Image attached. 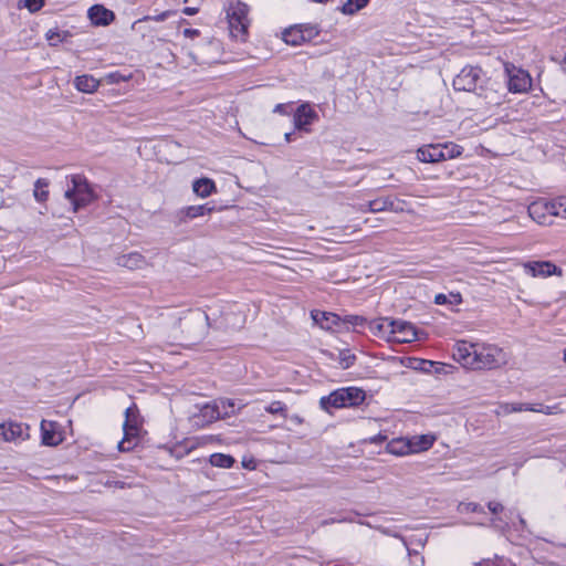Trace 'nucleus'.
Masks as SVG:
<instances>
[{"instance_id":"2eb2a0df","label":"nucleus","mask_w":566,"mask_h":566,"mask_svg":"<svg viewBox=\"0 0 566 566\" xmlns=\"http://www.w3.org/2000/svg\"><path fill=\"white\" fill-rule=\"evenodd\" d=\"M311 317L316 325L325 331H335L342 324V318L331 312L313 310Z\"/></svg>"},{"instance_id":"4c0bfd02","label":"nucleus","mask_w":566,"mask_h":566,"mask_svg":"<svg viewBox=\"0 0 566 566\" xmlns=\"http://www.w3.org/2000/svg\"><path fill=\"white\" fill-rule=\"evenodd\" d=\"M265 410L272 415H281L286 417V406L282 401H273L265 407Z\"/></svg>"},{"instance_id":"e2e57ef3","label":"nucleus","mask_w":566,"mask_h":566,"mask_svg":"<svg viewBox=\"0 0 566 566\" xmlns=\"http://www.w3.org/2000/svg\"><path fill=\"white\" fill-rule=\"evenodd\" d=\"M249 464H250V470H253L255 468L252 459H250Z\"/></svg>"},{"instance_id":"7ed1b4c3","label":"nucleus","mask_w":566,"mask_h":566,"mask_svg":"<svg viewBox=\"0 0 566 566\" xmlns=\"http://www.w3.org/2000/svg\"><path fill=\"white\" fill-rule=\"evenodd\" d=\"M69 178L71 185L65 190L64 197L73 206V211L76 212L78 209L92 203L96 196L85 176L76 174Z\"/></svg>"},{"instance_id":"20e7f679","label":"nucleus","mask_w":566,"mask_h":566,"mask_svg":"<svg viewBox=\"0 0 566 566\" xmlns=\"http://www.w3.org/2000/svg\"><path fill=\"white\" fill-rule=\"evenodd\" d=\"M229 33L242 42L248 36V7L239 0H231L227 8Z\"/></svg>"},{"instance_id":"c9c22d12","label":"nucleus","mask_w":566,"mask_h":566,"mask_svg":"<svg viewBox=\"0 0 566 566\" xmlns=\"http://www.w3.org/2000/svg\"><path fill=\"white\" fill-rule=\"evenodd\" d=\"M217 45H218V42H216L213 40L206 41L202 44H198L197 52L191 55H192L193 60H196L197 63H199V64L208 63L209 61L207 59H205L202 55V50L205 46H217Z\"/></svg>"},{"instance_id":"423d86ee","label":"nucleus","mask_w":566,"mask_h":566,"mask_svg":"<svg viewBox=\"0 0 566 566\" xmlns=\"http://www.w3.org/2000/svg\"><path fill=\"white\" fill-rule=\"evenodd\" d=\"M504 71L507 77V87L511 93H526L532 87V77L527 71L511 63L504 64Z\"/></svg>"},{"instance_id":"4d7b16f0","label":"nucleus","mask_w":566,"mask_h":566,"mask_svg":"<svg viewBox=\"0 0 566 566\" xmlns=\"http://www.w3.org/2000/svg\"><path fill=\"white\" fill-rule=\"evenodd\" d=\"M378 530H379L382 534L390 535V536L397 537V538H399V539H400V537H401L399 534H397V533H392V532H391L389 528H387V527H382V526H381V527H379Z\"/></svg>"},{"instance_id":"7c9ffc66","label":"nucleus","mask_w":566,"mask_h":566,"mask_svg":"<svg viewBox=\"0 0 566 566\" xmlns=\"http://www.w3.org/2000/svg\"><path fill=\"white\" fill-rule=\"evenodd\" d=\"M528 411L544 413V415H558V413H562L564 410L559 403L552 405V406H546L543 403H530Z\"/></svg>"},{"instance_id":"72a5a7b5","label":"nucleus","mask_w":566,"mask_h":566,"mask_svg":"<svg viewBox=\"0 0 566 566\" xmlns=\"http://www.w3.org/2000/svg\"><path fill=\"white\" fill-rule=\"evenodd\" d=\"M368 4V0H347L343 7L342 12L344 14H355Z\"/></svg>"},{"instance_id":"9b49d317","label":"nucleus","mask_w":566,"mask_h":566,"mask_svg":"<svg viewBox=\"0 0 566 566\" xmlns=\"http://www.w3.org/2000/svg\"><path fill=\"white\" fill-rule=\"evenodd\" d=\"M530 218L539 226L553 224V211H551V200L539 198L531 202L527 207Z\"/></svg>"},{"instance_id":"37998d69","label":"nucleus","mask_w":566,"mask_h":566,"mask_svg":"<svg viewBox=\"0 0 566 566\" xmlns=\"http://www.w3.org/2000/svg\"><path fill=\"white\" fill-rule=\"evenodd\" d=\"M400 541L402 542L403 546L406 547L409 557L420 555L417 548L411 547L413 545V542L407 541V538H405V537H400Z\"/></svg>"},{"instance_id":"49530a36","label":"nucleus","mask_w":566,"mask_h":566,"mask_svg":"<svg viewBox=\"0 0 566 566\" xmlns=\"http://www.w3.org/2000/svg\"><path fill=\"white\" fill-rule=\"evenodd\" d=\"M387 440V436L382 433H378L376 436L369 437L365 441L370 444H380Z\"/></svg>"},{"instance_id":"79ce46f5","label":"nucleus","mask_w":566,"mask_h":566,"mask_svg":"<svg viewBox=\"0 0 566 566\" xmlns=\"http://www.w3.org/2000/svg\"><path fill=\"white\" fill-rule=\"evenodd\" d=\"M99 483L106 488H116V489H125L126 483L124 481L113 480L107 478L106 480H101Z\"/></svg>"},{"instance_id":"39448f33","label":"nucleus","mask_w":566,"mask_h":566,"mask_svg":"<svg viewBox=\"0 0 566 566\" xmlns=\"http://www.w3.org/2000/svg\"><path fill=\"white\" fill-rule=\"evenodd\" d=\"M139 411L135 403L127 407L125 410V421L123 423L124 437L118 442L119 451H130L135 448L138 442L139 431Z\"/></svg>"},{"instance_id":"052dcab7","label":"nucleus","mask_w":566,"mask_h":566,"mask_svg":"<svg viewBox=\"0 0 566 566\" xmlns=\"http://www.w3.org/2000/svg\"><path fill=\"white\" fill-rule=\"evenodd\" d=\"M292 136H293V133H286L284 135V139L287 142V143H291L293 139H292Z\"/></svg>"},{"instance_id":"864d4df0","label":"nucleus","mask_w":566,"mask_h":566,"mask_svg":"<svg viewBox=\"0 0 566 566\" xmlns=\"http://www.w3.org/2000/svg\"><path fill=\"white\" fill-rule=\"evenodd\" d=\"M182 34L186 36V38H190V39H193L196 36H198L200 34V31L198 29H185L182 31Z\"/></svg>"},{"instance_id":"473e14b6","label":"nucleus","mask_w":566,"mask_h":566,"mask_svg":"<svg viewBox=\"0 0 566 566\" xmlns=\"http://www.w3.org/2000/svg\"><path fill=\"white\" fill-rule=\"evenodd\" d=\"M342 324L352 326L355 332H361L367 328L368 321L358 315H348L344 319H342Z\"/></svg>"},{"instance_id":"774afa93","label":"nucleus","mask_w":566,"mask_h":566,"mask_svg":"<svg viewBox=\"0 0 566 566\" xmlns=\"http://www.w3.org/2000/svg\"><path fill=\"white\" fill-rule=\"evenodd\" d=\"M188 0H184V2H187Z\"/></svg>"},{"instance_id":"3c124183","label":"nucleus","mask_w":566,"mask_h":566,"mask_svg":"<svg viewBox=\"0 0 566 566\" xmlns=\"http://www.w3.org/2000/svg\"><path fill=\"white\" fill-rule=\"evenodd\" d=\"M479 505L475 503H462L460 504L461 512H475Z\"/></svg>"},{"instance_id":"bb28decb","label":"nucleus","mask_w":566,"mask_h":566,"mask_svg":"<svg viewBox=\"0 0 566 566\" xmlns=\"http://www.w3.org/2000/svg\"><path fill=\"white\" fill-rule=\"evenodd\" d=\"M437 305H459L462 303V295L459 292H450L449 294L439 293L434 296Z\"/></svg>"},{"instance_id":"aec40b11","label":"nucleus","mask_w":566,"mask_h":566,"mask_svg":"<svg viewBox=\"0 0 566 566\" xmlns=\"http://www.w3.org/2000/svg\"><path fill=\"white\" fill-rule=\"evenodd\" d=\"M116 264L129 270H138L145 268L147 265V261L139 252H130L117 256Z\"/></svg>"},{"instance_id":"cd10ccee","label":"nucleus","mask_w":566,"mask_h":566,"mask_svg":"<svg viewBox=\"0 0 566 566\" xmlns=\"http://www.w3.org/2000/svg\"><path fill=\"white\" fill-rule=\"evenodd\" d=\"M209 462L212 467L229 469L233 465L234 459L224 453H213L209 458Z\"/></svg>"},{"instance_id":"f704fd0d","label":"nucleus","mask_w":566,"mask_h":566,"mask_svg":"<svg viewBox=\"0 0 566 566\" xmlns=\"http://www.w3.org/2000/svg\"><path fill=\"white\" fill-rule=\"evenodd\" d=\"M356 356L348 349L340 350L338 354V364L343 369H348L355 364Z\"/></svg>"},{"instance_id":"ea45409f","label":"nucleus","mask_w":566,"mask_h":566,"mask_svg":"<svg viewBox=\"0 0 566 566\" xmlns=\"http://www.w3.org/2000/svg\"><path fill=\"white\" fill-rule=\"evenodd\" d=\"M23 3L31 13H34L44 7L45 0H24Z\"/></svg>"},{"instance_id":"ddd939ff","label":"nucleus","mask_w":566,"mask_h":566,"mask_svg":"<svg viewBox=\"0 0 566 566\" xmlns=\"http://www.w3.org/2000/svg\"><path fill=\"white\" fill-rule=\"evenodd\" d=\"M30 427L27 423L9 421L0 424V438L7 442L24 441L29 438Z\"/></svg>"},{"instance_id":"a211bd4d","label":"nucleus","mask_w":566,"mask_h":566,"mask_svg":"<svg viewBox=\"0 0 566 566\" xmlns=\"http://www.w3.org/2000/svg\"><path fill=\"white\" fill-rule=\"evenodd\" d=\"M213 210L214 206L209 202L198 206H188L178 211V218L180 222H186L187 220L209 214Z\"/></svg>"},{"instance_id":"680f3d73","label":"nucleus","mask_w":566,"mask_h":566,"mask_svg":"<svg viewBox=\"0 0 566 566\" xmlns=\"http://www.w3.org/2000/svg\"><path fill=\"white\" fill-rule=\"evenodd\" d=\"M241 464L243 468L248 469V458L245 455L242 457Z\"/></svg>"},{"instance_id":"bf43d9fd","label":"nucleus","mask_w":566,"mask_h":566,"mask_svg":"<svg viewBox=\"0 0 566 566\" xmlns=\"http://www.w3.org/2000/svg\"><path fill=\"white\" fill-rule=\"evenodd\" d=\"M291 420L298 424L303 422V419L297 415L292 416Z\"/></svg>"},{"instance_id":"2f4dec72","label":"nucleus","mask_w":566,"mask_h":566,"mask_svg":"<svg viewBox=\"0 0 566 566\" xmlns=\"http://www.w3.org/2000/svg\"><path fill=\"white\" fill-rule=\"evenodd\" d=\"M551 211H553V217L566 219V196L552 199Z\"/></svg>"},{"instance_id":"0e129e2a","label":"nucleus","mask_w":566,"mask_h":566,"mask_svg":"<svg viewBox=\"0 0 566 566\" xmlns=\"http://www.w3.org/2000/svg\"><path fill=\"white\" fill-rule=\"evenodd\" d=\"M521 524H525V521L522 517H518Z\"/></svg>"},{"instance_id":"603ef678","label":"nucleus","mask_w":566,"mask_h":566,"mask_svg":"<svg viewBox=\"0 0 566 566\" xmlns=\"http://www.w3.org/2000/svg\"><path fill=\"white\" fill-rule=\"evenodd\" d=\"M409 541L413 542L415 546L422 548L426 544L427 538L423 536H415V537L410 538Z\"/></svg>"},{"instance_id":"f8f14e48","label":"nucleus","mask_w":566,"mask_h":566,"mask_svg":"<svg viewBox=\"0 0 566 566\" xmlns=\"http://www.w3.org/2000/svg\"><path fill=\"white\" fill-rule=\"evenodd\" d=\"M419 338L420 333L413 324L403 319H394L390 342L411 343Z\"/></svg>"},{"instance_id":"4be33fe9","label":"nucleus","mask_w":566,"mask_h":566,"mask_svg":"<svg viewBox=\"0 0 566 566\" xmlns=\"http://www.w3.org/2000/svg\"><path fill=\"white\" fill-rule=\"evenodd\" d=\"M408 439L411 454L429 450L436 441V437L433 434L413 436Z\"/></svg>"},{"instance_id":"dca6fc26","label":"nucleus","mask_w":566,"mask_h":566,"mask_svg":"<svg viewBox=\"0 0 566 566\" xmlns=\"http://www.w3.org/2000/svg\"><path fill=\"white\" fill-rule=\"evenodd\" d=\"M392 325L394 318L379 317L373 321H368L367 328L371 332L373 335L390 342Z\"/></svg>"},{"instance_id":"c85d7f7f","label":"nucleus","mask_w":566,"mask_h":566,"mask_svg":"<svg viewBox=\"0 0 566 566\" xmlns=\"http://www.w3.org/2000/svg\"><path fill=\"white\" fill-rule=\"evenodd\" d=\"M441 151L443 153V161L460 157L463 153L462 146L451 142L441 144Z\"/></svg>"},{"instance_id":"f03ea898","label":"nucleus","mask_w":566,"mask_h":566,"mask_svg":"<svg viewBox=\"0 0 566 566\" xmlns=\"http://www.w3.org/2000/svg\"><path fill=\"white\" fill-rule=\"evenodd\" d=\"M366 399V394L358 387H344L332 391L319 399V407L331 412L332 409L350 408L361 405Z\"/></svg>"},{"instance_id":"e433bc0d","label":"nucleus","mask_w":566,"mask_h":566,"mask_svg":"<svg viewBox=\"0 0 566 566\" xmlns=\"http://www.w3.org/2000/svg\"><path fill=\"white\" fill-rule=\"evenodd\" d=\"M65 34L60 32L57 29L49 30L46 32V40L51 46H57L61 42H63Z\"/></svg>"},{"instance_id":"6e6d98bb","label":"nucleus","mask_w":566,"mask_h":566,"mask_svg":"<svg viewBox=\"0 0 566 566\" xmlns=\"http://www.w3.org/2000/svg\"><path fill=\"white\" fill-rule=\"evenodd\" d=\"M198 8L195 7H186L182 9V13L186 15H195L198 13Z\"/></svg>"},{"instance_id":"9d476101","label":"nucleus","mask_w":566,"mask_h":566,"mask_svg":"<svg viewBox=\"0 0 566 566\" xmlns=\"http://www.w3.org/2000/svg\"><path fill=\"white\" fill-rule=\"evenodd\" d=\"M481 69L475 66H465L453 80L455 91L472 92L476 88L481 80Z\"/></svg>"},{"instance_id":"5fc2aeb1","label":"nucleus","mask_w":566,"mask_h":566,"mask_svg":"<svg viewBox=\"0 0 566 566\" xmlns=\"http://www.w3.org/2000/svg\"><path fill=\"white\" fill-rule=\"evenodd\" d=\"M410 563L413 564L415 566H423L424 558L421 555L411 556L410 557Z\"/></svg>"},{"instance_id":"5701e85b","label":"nucleus","mask_w":566,"mask_h":566,"mask_svg":"<svg viewBox=\"0 0 566 566\" xmlns=\"http://www.w3.org/2000/svg\"><path fill=\"white\" fill-rule=\"evenodd\" d=\"M410 450L408 438H395L386 446V452L396 457L409 455Z\"/></svg>"},{"instance_id":"b1692460","label":"nucleus","mask_w":566,"mask_h":566,"mask_svg":"<svg viewBox=\"0 0 566 566\" xmlns=\"http://www.w3.org/2000/svg\"><path fill=\"white\" fill-rule=\"evenodd\" d=\"M74 85L80 92L93 93L98 88L99 82L92 75L84 74L75 77Z\"/></svg>"},{"instance_id":"c03bdc74","label":"nucleus","mask_w":566,"mask_h":566,"mask_svg":"<svg viewBox=\"0 0 566 566\" xmlns=\"http://www.w3.org/2000/svg\"><path fill=\"white\" fill-rule=\"evenodd\" d=\"M292 104L285 103V104H277L274 107V112L283 115H287L292 112Z\"/></svg>"},{"instance_id":"a878e982","label":"nucleus","mask_w":566,"mask_h":566,"mask_svg":"<svg viewBox=\"0 0 566 566\" xmlns=\"http://www.w3.org/2000/svg\"><path fill=\"white\" fill-rule=\"evenodd\" d=\"M41 439L44 446L50 447L57 446L61 442V439L56 438L53 423L45 420L41 422Z\"/></svg>"},{"instance_id":"6e6552de","label":"nucleus","mask_w":566,"mask_h":566,"mask_svg":"<svg viewBox=\"0 0 566 566\" xmlns=\"http://www.w3.org/2000/svg\"><path fill=\"white\" fill-rule=\"evenodd\" d=\"M318 34V29L315 25H294L283 32V41L290 45H301L304 42L311 41Z\"/></svg>"},{"instance_id":"a18cd8bd","label":"nucleus","mask_w":566,"mask_h":566,"mask_svg":"<svg viewBox=\"0 0 566 566\" xmlns=\"http://www.w3.org/2000/svg\"><path fill=\"white\" fill-rule=\"evenodd\" d=\"M512 412L528 411L530 403L523 402H510Z\"/></svg>"},{"instance_id":"c756f323","label":"nucleus","mask_w":566,"mask_h":566,"mask_svg":"<svg viewBox=\"0 0 566 566\" xmlns=\"http://www.w3.org/2000/svg\"><path fill=\"white\" fill-rule=\"evenodd\" d=\"M48 187H49V181L46 179L39 178L34 182L33 195H34V198L36 199V201L44 202L48 200V198H49Z\"/></svg>"},{"instance_id":"338daca9","label":"nucleus","mask_w":566,"mask_h":566,"mask_svg":"<svg viewBox=\"0 0 566 566\" xmlns=\"http://www.w3.org/2000/svg\"><path fill=\"white\" fill-rule=\"evenodd\" d=\"M0 566H4V565L0 563Z\"/></svg>"},{"instance_id":"69168bd1","label":"nucleus","mask_w":566,"mask_h":566,"mask_svg":"<svg viewBox=\"0 0 566 566\" xmlns=\"http://www.w3.org/2000/svg\"><path fill=\"white\" fill-rule=\"evenodd\" d=\"M564 359H565V361H566V349H565V352H564Z\"/></svg>"},{"instance_id":"393cba45","label":"nucleus","mask_w":566,"mask_h":566,"mask_svg":"<svg viewBox=\"0 0 566 566\" xmlns=\"http://www.w3.org/2000/svg\"><path fill=\"white\" fill-rule=\"evenodd\" d=\"M192 190L197 196L206 198L216 191V184L212 179L200 178L193 181Z\"/></svg>"},{"instance_id":"8fccbe9b","label":"nucleus","mask_w":566,"mask_h":566,"mask_svg":"<svg viewBox=\"0 0 566 566\" xmlns=\"http://www.w3.org/2000/svg\"><path fill=\"white\" fill-rule=\"evenodd\" d=\"M496 413L499 416H506V415L512 413L511 403L510 402L501 403L496 410Z\"/></svg>"},{"instance_id":"f3484780","label":"nucleus","mask_w":566,"mask_h":566,"mask_svg":"<svg viewBox=\"0 0 566 566\" xmlns=\"http://www.w3.org/2000/svg\"><path fill=\"white\" fill-rule=\"evenodd\" d=\"M87 15L92 24L101 27L109 25L115 20V13L102 4L92 6L87 11Z\"/></svg>"},{"instance_id":"1a4fd4ad","label":"nucleus","mask_w":566,"mask_h":566,"mask_svg":"<svg viewBox=\"0 0 566 566\" xmlns=\"http://www.w3.org/2000/svg\"><path fill=\"white\" fill-rule=\"evenodd\" d=\"M523 271L531 277L546 279L552 275L560 276L563 271L551 261H527L522 264Z\"/></svg>"},{"instance_id":"4468645a","label":"nucleus","mask_w":566,"mask_h":566,"mask_svg":"<svg viewBox=\"0 0 566 566\" xmlns=\"http://www.w3.org/2000/svg\"><path fill=\"white\" fill-rule=\"evenodd\" d=\"M318 118L317 113L307 104H301L293 114L294 127L297 130L308 133L310 126Z\"/></svg>"},{"instance_id":"412c9836","label":"nucleus","mask_w":566,"mask_h":566,"mask_svg":"<svg viewBox=\"0 0 566 566\" xmlns=\"http://www.w3.org/2000/svg\"><path fill=\"white\" fill-rule=\"evenodd\" d=\"M399 202L391 197L377 198L370 200L366 205V209L364 211L369 212H380V211H398L400 208L398 207Z\"/></svg>"},{"instance_id":"0eeeda50","label":"nucleus","mask_w":566,"mask_h":566,"mask_svg":"<svg viewBox=\"0 0 566 566\" xmlns=\"http://www.w3.org/2000/svg\"><path fill=\"white\" fill-rule=\"evenodd\" d=\"M226 403L233 407L232 402L217 400H214L212 403L203 405L200 408L199 412L193 415V423L200 427H205L206 424H209L219 418H226V416L229 413L228 411L224 410Z\"/></svg>"},{"instance_id":"6ab92c4d","label":"nucleus","mask_w":566,"mask_h":566,"mask_svg":"<svg viewBox=\"0 0 566 566\" xmlns=\"http://www.w3.org/2000/svg\"><path fill=\"white\" fill-rule=\"evenodd\" d=\"M441 150V144L424 145L417 150V158L422 163L430 164L443 161V153Z\"/></svg>"},{"instance_id":"09e8293b","label":"nucleus","mask_w":566,"mask_h":566,"mask_svg":"<svg viewBox=\"0 0 566 566\" xmlns=\"http://www.w3.org/2000/svg\"><path fill=\"white\" fill-rule=\"evenodd\" d=\"M171 12L170 11H164L155 17H145L144 19L145 20H154V21H157V22H161V21H165L166 19H168L170 17Z\"/></svg>"},{"instance_id":"13d9d810","label":"nucleus","mask_w":566,"mask_h":566,"mask_svg":"<svg viewBox=\"0 0 566 566\" xmlns=\"http://www.w3.org/2000/svg\"><path fill=\"white\" fill-rule=\"evenodd\" d=\"M493 524L497 528H504L507 525V522L502 521L501 518L499 521H493Z\"/></svg>"},{"instance_id":"de8ad7c7","label":"nucleus","mask_w":566,"mask_h":566,"mask_svg":"<svg viewBox=\"0 0 566 566\" xmlns=\"http://www.w3.org/2000/svg\"><path fill=\"white\" fill-rule=\"evenodd\" d=\"M488 507L494 515H497L504 511L503 505L496 501L489 502Z\"/></svg>"},{"instance_id":"f257e3e1","label":"nucleus","mask_w":566,"mask_h":566,"mask_svg":"<svg viewBox=\"0 0 566 566\" xmlns=\"http://www.w3.org/2000/svg\"><path fill=\"white\" fill-rule=\"evenodd\" d=\"M453 358L464 368L491 370L507 364L509 355L494 344L458 340L453 348Z\"/></svg>"},{"instance_id":"a19ab883","label":"nucleus","mask_w":566,"mask_h":566,"mask_svg":"<svg viewBox=\"0 0 566 566\" xmlns=\"http://www.w3.org/2000/svg\"><path fill=\"white\" fill-rule=\"evenodd\" d=\"M217 401H228V402H232L233 403V407H231L230 405L226 403V411H228L229 413L226 416L227 417H231L232 415H234L238 410L241 409L242 405L239 403L235 399H227V398H221V399H218Z\"/></svg>"},{"instance_id":"58836bf2","label":"nucleus","mask_w":566,"mask_h":566,"mask_svg":"<svg viewBox=\"0 0 566 566\" xmlns=\"http://www.w3.org/2000/svg\"><path fill=\"white\" fill-rule=\"evenodd\" d=\"M475 566H515L510 559L504 557H496L478 563Z\"/></svg>"}]
</instances>
